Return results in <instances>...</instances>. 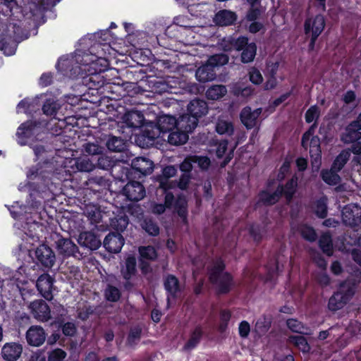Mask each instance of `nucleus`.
<instances>
[{
	"label": "nucleus",
	"instance_id": "1",
	"mask_svg": "<svg viewBox=\"0 0 361 361\" xmlns=\"http://www.w3.org/2000/svg\"><path fill=\"white\" fill-rule=\"evenodd\" d=\"M355 283L348 279L342 283L338 291L329 299L328 307L331 311L341 309L352 298L355 294Z\"/></svg>",
	"mask_w": 361,
	"mask_h": 361
},
{
	"label": "nucleus",
	"instance_id": "2",
	"mask_svg": "<svg viewBox=\"0 0 361 361\" xmlns=\"http://www.w3.org/2000/svg\"><path fill=\"white\" fill-rule=\"evenodd\" d=\"M233 47L238 51L243 50L241 60L243 63L251 62L255 59L257 46L254 42L248 43L247 37H240L234 42H232L230 39L228 40L224 39L221 43V47L226 51L231 49Z\"/></svg>",
	"mask_w": 361,
	"mask_h": 361
},
{
	"label": "nucleus",
	"instance_id": "3",
	"mask_svg": "<svg viewBox=\"0 0 361 361\" xmlns=\"http://www.w3.org/2000/svg\"><path fill=\"white\" fill-rule=\"evenodd\" d=\"M297 185V178H293L286 183L285 187L279 186L273 193L262 192L260 195V199L266 204H273L278 202L280 197L283 195L286 200L290 201L295 192Z\"/></svg>",
	"mask_w": 361,
	"mask_h": 361
},
{
	"label": "nucleus",
	"instance_id": "4",
	"mask_svg": "<svg viewBox=\"0 0 361 361\" xmlns=\"http://www.w3.org/2000/svg\"><path fill=\"white\" fill-rule=\"evenodd\" d=\"M224 265L221 261H219L212 269L209 279L212 283L216 285L220 293H226L231 286V276L223 272Z\"/></svg>",
	"mask_w": 361,
	"mask_h": 361
},
{
	"label": "nucleus",
	"instance_id": "5",
	"mask_svg": "<svg viewBox=\"0 0 361 361\" xmlns=\"http://www.w3.org/2000/svg\"><path fill=\"white\" fill-rule=\"evenodd\" d=\"M314 126L307 131L302 136V145L304 148L310 147V154L312 159V164L317 169L319 168L321 158V149L319 139L313 136Z\"/></svg>",
	"mask_w": 361,
	"mask_h": 361
},
{
	"label": "nucleus",
	"instance_id": "6",
	"mask_svg": "<svg viewBox=\"0 0 361 361\" xmlns=\"http://www.w3.org/2000/svg\"><path fill=\"white\" fill-rule=\"evenodd\" d=\"M304 27L305 33L311 35L310 45L313 47L317 38L322 32L325 27L324 18L322 15L307 18L305 22Z\"/></svg>",
	"mask_w": 361,
	"mask_h": 361
},
{
	"label": "nucleus",
	"instance_id": "7",
	"mask_svg": "<svg viewBox=\"0 0 361 361\" xmlns=\"http://www.w3.org/2000/svg\"><path fill=\"white\" fill-rule=\"evenodd\" d=\"M37 133V129L32 121H27L19 126L16 136L18 144L20 145H30L32 137Z\"/></svg>",
	"mask_w": 361,
	"mask_h": 361
},
{
	"label": "nucleus",
	"instance_id": "8",
	"mask_svg": "<svg viewBox=\"0 0 361 361\" xmlns=\"http://www.w3.org/2000/svg\"><path fill=\"white\" fill-rule=\"evenodd\" d=\"M342 219L346 225H358L361 223V207L356 204L346 205L342 209Z\"/></svg>",
	"mask_w": 361,
	"mask_h": 361
},
{
	"label": "nucleus",
	"instance_id": "9",
	"mask_svg": "<svg viewBox=\"0 0 361 361\" xmlns=\"http://www.w3.org/2000/svg\"><path fill=\"white\" fill-rule=\"evenodd\" d=\"M47 334L44 329L37 325L30 326L26 332L25 338L30 345L38 347L46 340Z\"/></svg>",
	"mask_w": 361,
	"mask_h": 361
},
{
	"label": "nucleus",
	"instance_id": "10",
	"mask_svg": "<svg viewBox=\"0 0 361 361\" xmlns=\"http://www.w3.org/2000/svg\"><path fill=\"white\" fill-rule=\"evenodd\" d=\"M123 193L131 201L141 200L145 196V189L139 182L130 181L123 188Z\"/></svg>",
	"mask_w": 361,
	"mask_h": 361
},
{
	"label": "nucleus",
	"instance_id": "11",
	"mask_svg": "<svg viewBox=\"0 0 361 361\" xmlns=\"http://www.w3.org/2000/svg\"><path fill=\"white\" fill-rule=\"evenodd\" d=\"M30 309L34 317L39 321L45 322L50 319V309L44 300L33 301L30 305Z\"/></svg>",
	"mask_w": 361,
	"mask_h": 361
},
{
	"label": "nucleus",
	"instance_id": "12",
	"mask_svg": "<svg viewBox=\"0 0 361 361\" xmlns=\"http://www.w3.org/2000/svg\"><path fill=\"white\" fill-rule=\"evenodd\" d=\"M361 114L357 119L348 125L342 135V140L345 142H353L361 137Z\"/></svg>",
	"mask_w": 361,
	"mask_h": 361
},
{
	"label": "nucleus",
	"instance_id": "13",
	"mask_svg": "<svg viewBox=\"0 0 361 361\" xmlns=\"http://www.w3.org/2000/svg\"><path fill=\"white\" fill-rule=\"evenodd\" d=\"M35 255L41 264L46 267H51L55 262L54 252L46 245L39 246L35 251Z\"/></svg>",
	"mask_w": 361,
	"mask_h": 361
},
{
	"label": "nucleus",
	"instance_id": "14",
	"mask_svg": "<svg viewBox=\"0 0 361 361\" xmlns=\"http://www.w3.org/2000/svg\"><path fill=\"white\" fill-rule=\"evenodd\" d=\"M23 352V346L18 343H7L1 350L2 357L7 361L17 360Z\"/></svg>",
	"mask_w": 361,
	"mask_h": 361
},
{
	"label": "nucleus",
	"instance_id": "15",
	"mask_svg": "<svg viewBox=\"0 0 361 361\" xmlns=\"http://www.w3.org/2000/svg\"><path fill=\"white\" fill-rule=\"evenodd\" d=\"M36 286L45 299L49 300L52 299L53 279L49 274L41 275L37 281Z\"/></svg>",
	"mask_w": 361,
	"mask_h": 361
},
{
	"label": "nucleus",
	"instance_id": "16",
	"mask_svg": "<svg viewBox=\"0 0 361 361\" xmlns=\"http://www.w3.org/2000/svg\"><path fill=\"white\" fill-rule=\"evenodd\" d=\"M124 245V239L120 233H109L104 240V246L111 252H119Z\"/></svg>",
	"mask_w": 361,
	"mask_h": 361
},
{
	"label": "nucleus",
	"instance_id": "17",
	"mask_svg": "<svg viewBox=\"0 0 361 361\" xmlns=\"http://www.w3.org/2000/svg\"><path fill=\"white\" fill-rule=\"evenodd\" d=\"M177 119L169 115L161 116L157 120V127L162 133V140L166 139V135L171 131L177 129Z\"/></svg>",
	"mask_w": 361,
	"mask_h": 361
},
{
	"label": "nucleus",
	"instance_id": "18",
	"mask_svg": "<svg viewBox=\"0 0 361 361\" xmlns=\"http://www.w3.org/2000/svg\"><path fill=\"white\" fill-rule=\"evenodd\" d=\"M262 113V109L259 108L252 111L250 107H245L240 113L242 123L247 128L255 127L257 123V118Z\"/></svg>",
	"mask_w": 361,
	"mask_h": 361
},
{
	"label": "nucleus",
	"instance_id": "19",
	"mask_svg": "<svg viewBox=\"0 0 361 361\" xmlns=\"http://www.w3.org/2000/svg\"><path fill=\"white\" fill-rule=\"evenodd\" d=\"M197 122L198 119L190 114H183L177 119V130H181L188 135L197 127Z\"/></svg>",
	"mask_w": 361,
	"mask_h": 361
},
{
	"label": "nucleus",
	"instance_id": "20",
	"mask_svg": "<svg viewBox=\"0 0 361 361\" xmlns=\"http://www.w3.org/2000/svg\"><path fill=\"white\" fill-rule=\"evenodd\" d=\"M78 243L90 250H97L101 245V240L92 233L83 232L78 237Z\"/></svg>",
	"mask_w": 361,
	"mask_h": 361
},
{
	"label": "nucleus",
	"instance_id": "21",
	"mask_svg": "<svg viewBox=\"0 0 361 361\" xmlns=\"http://www.w3.org/2000/svg\"><path fill=\"white\" fill-rule=\"evenodd\" d=\"M73 161L71 168L74 170L82 172H90L93 171L96 166L95 164L87 157H80L72 159L70 163Z\"/></svg>",
	"mask_w": 361,
	"mask_h": 361
},
{
	"label": "nucleus",
	"instance_id": "22",
	"mask_svg": "<svg viewBox=\"0 0 361 361\" xmlns=\"http://www.w3.org/2000/svg\"><path fill=\"white\" fill-rule=\"evenodd\" d=\"M132 167L143 175L149 174L154 169L153 162L145 157H137L132 161Z\"/></svg>",
	"mask_w": 361,
	"mask_h": 361
},
{
	"label": "nucleus",
	"instance_id": "23",
	"mask_svg": "<svg viewBox=\"0 0 361 361\" xmlns=\"http://www.w3.org/2000/svg\"><path fill=\"white\" fill-rule=\"evenodd\" d=\"M123 122L130 128H139L143 124L144 116L137 111H132L126 113L123 118Z\"/></svg>",
	"mask_w": 361,
	"mask_h": 361
},
{
	"label": "nucleus",
	"instance_id": "24",
	"mask_svg": "<svg viewBox=\"0 0 361 361\" xmlns=\"http://www.w3.org/2000/svg\"><path fill=\"white\" fill-rule=\"evenodd\" d=\"M188 110L192 116H195L198 119L199 117L207 113L208 107L205 101L194 99L188 104Z\"/></svg>",
	"mask_w": 361,
	"mask_h": 361
},
{
	"label": "nucleus",
	"instance_id": "25",
	"mask_svg": "<svg viewBox=\"0 0 361 361\" xmlns=\"http://www.w3.org/2000/svg\"><path fill=\"white\" fill-rule=\"evenodd\" d=\"M197 80L202 82L212 81L215 78L214 69L207 62L197 68L195 73Z\"/></svg>",
	"mask_w": 361,
	"mask_h": 361
},
{
	"label": "nucleus",
	"instance_id": "26",
	"mask_svg": "<svg viewBox=\"0 0 361 361\" xmlns=\"http://www.w3.org/2000/svg\"><path fill=\"white\" fill-rule=\"evenodd\" d=\"M216 131L220 135H233L234 127L232 121L228 117L220 116L216 123Z\"/></svg>",
	"mask_w": 361,
	"mask_h": 361
},
{
	"label": "nucleus",
	"instance_id": "27",
	"mask_svg": "<svg viewBox=\"0 0 361 361\" xmlns=\"http://www.w3.org/2000/svg\"><path fill=\"white\" fill-rule=\"evenodd\" d=\"M57 250L59 254L71 256L76 252L78 247L71 240L63 238L58 240Z\"/></svg>",
	"mask_w": 361,
	"mask_h": 361
},
{
	"label": "nucleus",
	"instance_id": "28",
	"mask_svg": "<svg viewBox=\"0 0 361 361\" xmlns=\"http://www.w3.org/2000/svg\"><path fill=\"white\" fill-rule=\"evenodd\" d=\"M166 137L169 143L172 145H183L188 140V135L185 132L177 129L171 131Z\"/></svg>",
	"mask_w": 361,
	"mask_h": 361
},
{
	"label": "nucleus",
	"instance_id": "29",
	"mask_svg": "<svg viewBox=\"0 0 361 361\" xmlns=\"http://www.w3.org/2000/svg\"><path fill=\"white\" fill-rule=\"evenodd\" d=\"M236 19V16L235 13L224 10L218 12L214 20L216 23V24L221 25V26H226L232 24Z\"/></svg>",
	"mask_w": 361,
	"mask_h": 361
},
{
	"label": "nucleus",
	"instance_id": "30",
	"mask_svg": "<svg viewBox=\"0 0 361 361\" xmlns=\"http://www.w3.org/2000/svg\"><path fill=\"white\" fill-rule=\"evenodd\" d=\"M227 93L226 86L215 85L211 86L206 92L207 98L211 100H217L223 97Z\"/></svg>",
	"mask_w": 361,
	"mask_h": 361
},
{
	"label": "nucleus",
	"instance_id": "31",
	"mask_svg": "<svg viewBox=\"0 0 361 361\" xmlns=\"http://www.w3.org/2000/svg\"><path fill=\"white\" fill-rule=\"evenodd\" d=\"M122 274L126 279H130L136 272V259L130 255L126 258L125 267L122 269Z\"/></svg>",
	"mask_w": 361,
	"mask_h": 361
},
{
	"label": "nucleus",
	"instance_id": "32",
	"mask_svg": "<svg viewBox=\"0 0 361 361\" xmlns=\"http://www.w3.org/2000/svg\"><path fill=\"white\" fill-rule=\"evenodd\" d=\"M177 173V169L173 166H168L163 170L164 178L159 182V187L164 190L171 187V183L169 180L170 177L174 176Z\"/></svg>",
	"mask_w": 361,
	"mask_h": 361
},
{
	"label": "nucleus",
	"instance_id": "33",
	"mask_svg": "<svg viewBox=\"0 0 361 361\" xmlns=\"http://www.w3.org/2000/svg\"><path fill=\"white\" fill-rule=\"evenodd\" d=\"M142 136L152 141L157 138L162 139V133L157 127V125L148 124L144 126Z\"/></svg>",
	"mask_w": 361,
	"mask_h": 361
},
{
	"label": "nucleus",
	"instance_id": "34",
	"mask_svg": "<svg viewBox=\"0 0 361 361\" xmlns=\"http://www.w3.org/2000/svg\"><path fill=\"white\" fill-rule=\"evenodd\" d=\"M338 172L333 168L330 170H323L321 173L322 180L329 185H336L340 182V176L336 173Z\"/></svg>",
	"mask_w": 361,
	"mask_h": 361
},
{
	"label": "nucleus",
	"instance_id": "35",
	"mask_svg": "<svg viewBox=\"0 0 361 361\" xmlns=\"http://www.w3.org/2000/svg\"><path fill=\"white\" fill-rule=\"evenodd\" d=\"M319 246L322 251L328 256L333 254V245L331 235L329 233H324L319 240Z\"/></svg>",
	"mask_w": 361,
	"mask_h": 361
},
{
	"label": "nucleus",
	"instance_id": "36",
	"mask_svg": "<svg viewBox=\"0 0 361 361\" xmlns=\"http://www.w3.org/2000/svg\"><path fill=\"white\" fill-rule=\"evenodd\" d=\"M289 341L303 353H308L310 350V345L305 338L302 336L298 335L290 336L289 338Z\"/></svg>",
	"mask_w": 361,
	"mask_h": 361
},
{
	"label": "nucleus",
	"instance_id": "37",
	"mask_svg": "<svg viewBox=\"0 0 361 361\" xmlns=\"http://www.w3.org/2000/svg\"><path fill=\"white\" fill-rule=\"evenodd\" d=\"M350 156L349 150L342 151L334 160L332 168L334 170L339 171L344 166L346 162L348 161Z\"/></svg>",
	"mask_w": 361,
	"mask_h": 361
},
{
	"label": "nucleus",
	"instance_id": "38",
	"mask_svg": "<svg viewBox=\"0 0 361 361\" xmlns=\"http://www.w3.org/2000/svg\"><path fill=\"white\" fill-rule=\"evenodd\" d=\"M60 108V104L57 101L51 99L46 101L42 110L47 116H55Z\"/></svg>",
	"mask_w": 361,
	"mask_h": 361
},
{
	"label": "nucleus",
	"instance_id": "39",
	"mask_svg": "<svg viewBox=\"0 0 361 361\" xmlns=\"http://www.w3.org/2000/svg\"><path fill=\"white\" fill-rule=\"evenodd\" d=\"M106 147L109 150L121 152L125 149L126 145L123 140L112 136L108 139L106 142Z\"/></svg>",
	"mask_w": 361,
	"mask_h": 361
},
{
	"label": "nucleus",
	"instance_id": "40",
	"mask_svg": "<svg viewBox=\"0 0 361 361\" xmlns=\"http://www.w3.org/2000/svg\"><path fill=\"white\" fill-rule=\"evenodd\" d=\"M82 150L87 155H101L104 148L95 142H87L83 145Z\"/></svg>",
	"mask_w": 361,
	"mask_h": 361
},
{
	"label": "nucleus",
	"instance_id": "41",
	"mask_svg": "<svg viewBox=\"0 0 361 361\" xmlns=\"http://www.w3.org/2000/svg\"><path fill=\"white\" fill-rule=\"evenodd\" d=\"M142 228L151 235H157L159 233V228L157 224L150 219H145L141 224Z\"/></svg>",
	"mask_w": 361,
	"mask_h": 361
},
{
	"label": "nucleus",
	"instance_id": "42",
	"mask_svg": "<svg viewBox=\"0 0 361 361\" xmlns=\"http://www.w3.org/2000/svg\"><path fill=\"white\" fill-rule=\"evenodd\" d=\"M228 61L227 55L221 54L212 56L207 60V63L214 69L215 67L225 65Z\"/></svg>",
	"mask_w": 361,
	"mask_h": 361
},
{
	"label": "nucleus",
	"instance_id": "43",
	"mask_svg": "<svg viewBox=\"0 0 361 361\" xmlns=\"http://www.w3.org/2000/svg\"><path fill=\"white\" fill-rule=\"evenodd\" d=\"M165 288L171 295H174L178 290V279L173 276H169L165 281Z\"/></svg>",
	"mask_w": 361,
	"mask_h": 361
},
{
	"label": "nucleus",
	"instance_id": "44",
	"mask_svg": "<svg viewBox=\"0 0 361 361\" xmlns=\"http://www.w3.org/2000/svg\"><path fill=\"white\" fill-rule=\"evenodd\" d=\"M326 202L327 199L323 197L317 200L315 204V213L320 218H324L327 214Z\"/></svg>",
	"mask_w": 361,
	"mask_h": 361
},
{
	"label": "nucleus",
	"instance_id": "45",
	"mask_svg": "<svg viewBox=\"0 0 361 361\" xmlns=\"http://www.w3.org/2000/svg\"><path fill=\"white\" fill-rule=\"evenodd\" d=\"M105 298L111 302H116L121 297V292L118 288L112 286H108L104 292Z\"/></svg>",
	"mask_w": 361,
	"mask_h": 361
},
{
	"label": "nucleus",
	"instance_id": "46",
	"mask_svg": "<svg viewBox=\"0 0 361 361\" xmlns=\"http://www.w3.org/2000/svg\"><path fill=\"white\" fill-rule=\"evenodd\" d=\"M299 232L301 235L309 241H314L317 238V235L314 229L306 225H302L299 228Z\"/></svg>",
	"mask_w": 361,
	"mask_h": 361
},
{
	"label": "nucleus",
	"instance_id": "47",
	"mask_svg": "<svg viewBox=\"0 0 361 361\" xmlns=\"http://www.w3.org/2000/svg\"><path fill=\"white\" fill-rule=\"evenodd\" d=\"M320 115V111L317 106H312L305 114V121L307 123H312L314 121V124Z\"/></svg>",
	"mask_w": 361,
	"mask_h": 361
},
{
	"label": "nucleus",
	"instance_id": "48",
	"mask_svg": "<svg viewBox=\"0 0 361 361\" xmlns=\"http://www.w3.org/2000/svg\"><path fill=\"white\" fill-rule=\"evenodd\" d=\"M141 257L147 259H154L157 257V252L152 246L141 247L139 248Z\"/></svg>",
	"mask_w": 361,
	"mask_h": 361
},
{
	"label": "nucleus",
	"instance_id": "49",
	"mask_svg": "<svg viewBox=\"0 0 361 361\" xmlns=\"http://www.w3.org/2000/svg\"><path fill=\"white\" fill-rule=\"evenodd\" d=\"M202 336V331L200 328H196L194 332L192 334V336L190 339L188 341V342L185 344V349H191L194 348L200 341V339Z\"/></svg>",
	"mask_w": 361,
	"mask_h": 361
},
{
	"label": "nucleus",
	"instance_id": "50",
	"mask_svg": "<svg viewBox=\"0 0 361 361\" xmlns=\"http://www.w3.org/2000/svg\"><path fill=\"white\" fill-rule=\"evenodd\" d=\"M186 205L187 201L185 197H179L176 202V206L178 207V214L183 219V221L186 223Z\"/></svg>",
	"mask_w": 361,
	"mask_h": 361
},
{
	"label": "nucleus",
	"instance_id": "51",
	"mask_svg": "<svg viewBox=\"0 0 361 361\" xmlns=\"http://www.w3.org/2000/svg\"><path fill=\"white\" fill-rule=\"evenodd\" d=\"M27 178L29 179H37L41 180L45 183L47 185H48V181H47V178H49L48 175H45L42 173V171L39 172L38 170L30 169L27 172Z\"/></svg>",
	"mask_w": 361,
	"mask_h": 361
},
{
	"label": "nucleus",
	"instance_id": "52",
	"mask_svg": "<svg viewBox=\"0 0 361 361\" xmlns=\"http://www.w3.org/2000/svg\"><path fill=\"white\" fill-rule=\"evenodd\" d=\"M128 224L126 217H121L112 221L111 226L118 231H124Z\"/></svg>",
	"mask_w": 361,
	"mask_h": 361
},
{
	"label": "nucleus",
	"instance_id": "53",
	"mask_svg": "<svg viewBox=\"0 0 361 361\" xmlns=\"http://www.w3.org/2000/svg\"><path fill=\"white\" fill-rule=\"evenodd\" d=\"M230 318H231V314L229 312L226 311V310H224L221 312V317H220V324H219V326L220 331L224 332L226 331V329L227 328V324H228V321L230 320Z\"/></svg>",
	"mask_w": 361,
	"mask_h": 361
},
{
	"label": "nucleus",
	"instance_id": "54",
	"mask_svg": "<svg viewBox=\"0 0 361 361\" xmlns=\"http://www.w3.org/2000/svg\"><path fill=\"white\" fill-rule=\"evenodd\" d=\"M66 353L61 349L57 348L53 350L49 356V361H63Z\"/></svg>",
	"mask_w": 361,
	"mask_h": 361
},
{
	"label": "nucleus",
	"instance_id": "55",
	"mask_svg": "<svg viewBox=\"0 0 361 361\" xmlns=\"http://www.w3.org/2000/svg\"><path fill=\"white\" fill-rule=\"evenodd\" d=\"M346 333L350 335H357L361 334V324L357 321H351L345 328Z\"/></svg>",
	"mask_w": 361,
	"mask_h": 361
},
{
	"label": "nucleus",
	"instance_id": "56",
	"mask_svg": "<svg viewBox=\"0 0 361 361\" xmlns=\"http://www.w3.org/2000/svg\"><path fill=\"white\" fill-rule=\"evenodd\" d=\"M193 160L202 169H207L210 165V159L207 157L194 155Z\"/></svg>",
	"mask_w": 361,
	"mask_h": 361
},
{
	"label": "nucleus",
	"instance_id": "57",
	"mask_svg": "<svg viewBox=\"0 0 361 361\" xmlns=\"http://www.w3.org/2000/svg\"><path fill=\"white\" fill-rule=\"evenodd\" d=\"M141 334V329L140 327H135L130 330L128 342L130 345H133L140 338Z\"/></svg>",
	"mask_w": 361,
	"mask_h": 361
},
{
	"label": "nucleus",
	"instance_id": "58",
	"mask_svg": "<svg viewBox=\"0 0 361 361\" xmlns=\"http://www.w3.org/2000/svg\"><path fill=\"white\" fill-rule=\"evenodd\" d=\"M192 163H195L193 160V156H190L185 159V160L180 164V169L185 172V173H189L192 169Z\"/></svg>",
	"mask_w": 361,
	"mask_h": 361
},
{
	"label": "nucleus",
	"instance_id": "59",
	"mask_svg": "<svg viewBox=\"0 0 361 361\" xmlns=\"http://www.w3.org/2000/svg\"><path fill=\"white\" fill-rule=\"evenodd\" d=\"M108 61L105 59L99 58L96 61L92 63V66L95 69V71L102 72L104 71L108 67Z\"/></svg>",
	"mask_w": 361,
	"mask_h": 361
},
{
	"label": "nucleus",
	"instance_id": "60",
	"mask_svg": "<svg viewBox=\"0 0 361 361\" xmlns=\"http://www.w3.org/2000/svg\"><path fill=\"white\" fill-rule=\"evenodd\" d=\"M249 75L250 81L254 84H260L263 80L260 72L256 68H251Z\"/></svg>",
	"mask_w": 361,
	"mask_h": 361
},
{
	"label": "nucleus",
	"instance_id": "61",
	"mask_svg": "<svg viewBox=\"0 0 361 361\" xmlns=\"http://www.w3.org/2000/svg\"><path fill=\"white\" fill-rule=\"evenodd\" d=\"M288 327L294 332L302 333L303 326L302 324L296 319H290L287 321Z\"/></svg>",
	"mask_w": 361,
	"mask_h": 361
},
{
	"label": "nucleus",
	"instance_id": "62",
	"mask_svg": "<svg viewBox=\"0 0 361 361\" xmlns=\"http://www.w3.org/2000/svg\"><path fill=\"white\" fill-rule=\"evenodd\" d=\"M1 50L4 51L6 56H11L15 54L16 50V44L13 42L11 44L3 43L0 47Z\"/></svg>",
	"mask_w": 361,
	"mask_h": 361
},
{
	"label": "nucleus",
	"instance_id": "63",
	"mask_svg": "<svg viewBox=\"0 0 361 361\" xmlns=\"http://www.w3.org/2000/svg\"><path fill=\"white\" fill-rule=\"evenodd\" d=\"M111 166V161L109 157L102 155L97 160V166L102 169H106Z\"/></svg>",
	"mask_w": 361,
	"mask_h": 361
},
{
	"label": "nucleus",
	"instance_id": "64",
	"mask_svg": "<svg viewBox=\"0 0 361 361\" xmlns=\"http://www.w3.org/2000/svg\"><path fill=\"white\" fill-rule=\"evenodd\" d=\"M62 331L66 336H72L76 332V327L73 323L67 322L63 325Z\"/></svg>",
	"mask_w": 361,
	"mask_h": 361
}]
</instances>
